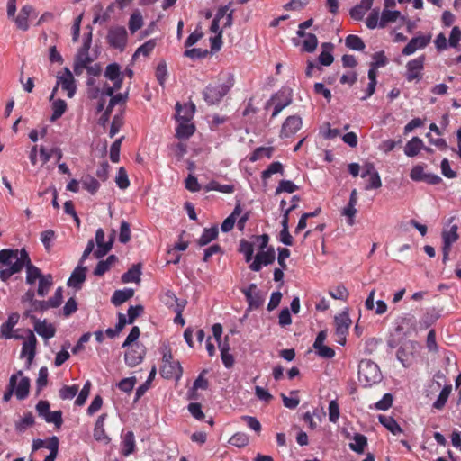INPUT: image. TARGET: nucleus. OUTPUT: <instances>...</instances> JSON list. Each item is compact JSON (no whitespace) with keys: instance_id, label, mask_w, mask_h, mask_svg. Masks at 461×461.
<instances>
[{"instance_id":"nucleus-1","label":"nucleus","mask_w":461,"mask_h":461,"mask_svg":"<svg viewBox=\"0 0 461 461\" xmlns=\"http://www.w3.org/2000/svg\"><path fill=\"white\" fill-rule=\"evenodd\" d=\"M358 378L360 382L365 383V386L379 382L381 379L379 366L369 359L361 360L358 365Z\"/></svg>"},{"instance_id":"nucleus-2","label":"nucleus","mask_w":461,"mask_h":461,"mask_svg":"<svg viewBox=\"0 0 461 461\" xmlns=\"http://www.w3.org/2000/svg\"><path fill=\"white\" fill-rule=\"evenodd\" d=\"M18 264L20 271L23 267L32 264L28 252L25 249H2L0 250V264L9 266L10 264Z\"/></svg>"},{"instance_id":"nucleus-3","label":"nucleus","mask_w":461,"mask_h":461,"mask_svg":"<svg viewBox=\"0 0 461 461\" xmlns=\"http://www.w3.org/2000/svg\"><path fill=\"white\" fill-rule=\"evenodd\" d=\"M106 38L108 44L112 48L120 50L121 51L124 50L126 48L128 34L124 27L116 26L110 28Z\"/></svg>"},{"instance_id":"nucleus-4","label":"nucleus","mask_w":461,"mask_h":461,"mask_svg":"<svg viewBox=\"0 0 461 461\" xmlns=\"http://www.w3.org/2000/svg\"><path fill=\"white\" fill-rule=\"evenodd\" d=\"M230 91V86L225 84L218 86H207L203 91V95L204 101L209 104L212 105L218 104Z\"/></svg>"},{"instance_id":"nucleus-5","label":"nucleus","mask_w":461,"mask_h":461,"mask_svg":"<svg viewBox=\"0 0 461 461\" xmlns=\"http://www.w3.org/2000/svg\"><path fill=\"white\" fill-rule=\"evenodd\" d=\"M276 251L275 249L270 246L266 250H259L254 258V260L250 263L249 268L254 272H258L264 266L271 265L275 262Z\"/></svg>"},{"instance_id":"nucleus-6","label":"nucleus","mask_w":461,"mask_h":461,"mask_svg":"<svg viewBox=\"0 0 461 461\" xmlns=\"http://www.w3.org/2000/svg\"><path fill=\"white\" fill-rule=\"evenodd\" d=\"M246 297L249 310H256L261 307L265 301L264 294L258 289L256 284H250L248 287L241 289Z\"/></svg>"},{"instance_id":"nucleus-7","label":"nucleus","mask_w":461,"mask_h":461,"mask_svg":"<svg viewBox=\"0 0 461 461\" xmlns=\"http://www.w3.org/2000/svg\"><path fill=\"white\" fill-rule=\"evenodd\" d=\"M58 86H61L63 91L67 92V95L72 98L77 91V85L74 76L69 68H65L62 73L57 76Z\"/></svg>"},{"instance_id":"nucleus-8","label":"nucleus","mask_w":461,"mask_h":461,"mask_svg":"<svg viewBox=\"0 0 461 461\" xmlns=\"http://www.w3.org/2000/svg\"><path fill=\"white\" fill-rule=\"evenodd\" d=\"M425 55H420L406 64V79L409 82L421 79V72L424 68Z\"/></svg>"},{"instance_id":"nucleus-9","label":"nucleus","mask_w":461,"mask_h":461,"mask_svg":"<svg viewBox=\"0 0 461 461\" xmlns=\"http://www.w3.org/2000/svg\"><path fill=\"white\" fill-rule=\"evenodd\" d=\"M302 124L303 122L300 116H288L281 127L280 138L285 139L293 136L301 129Z\"/></svg>"},{"instance_id":"nucleus-10","label":"nucleus","mask_w":461,"mask_h":461,"mask_svg":"<svg viewBox=\"0 0 461 461\" xmlns=\"http://www.w3.org/2000/svg\"><path fill=\"white\" fill-rule=\"evenodd\" d=\"M431 41V35H419L411 39L407 45L402 49V54L409 56L413 54L418 50L426 48Z\"/></svg>"},{"instance_id":"nucleus-11","label":"nucleus","mask_w":461,"mask_h":461,"mask_svg":"<svg viewBox=\"0 0 461 461\" xmlns=\"http://www.w3.org/2000/svg\"><path fill=\"white\" fill-rule=\"evenodd\" d=\"M160 374L166 379H175L178 381L183 375V368L179 361L164 363L161 366Z\"/></svg>"},{"instance_id":"nucleus-12","label":"nucleus","mask_w":461,"mask_h":461,"mask_svg":"<svg viewBox=\"0 0 461 461\" xmlns=\"http://www.w3.org/2000/svg\"><path fill=\"white\" fill-rule=\"evenodd\" d=\"M33 11L34 8L31 5H25L21 8L18 15L15 16L14 19H13V21L15 23L17 29L23 32H26L29 30L30 25L28 20L30 15L33 13Z\"/></svg>"},{"instance_id":"nucleus-13","label":"nucleus","mask_w":461,"mask_h":461,"mask_svg":"<svg viewBox=\"0 0 461 461\" xmlns=\"http://www.w3.org/2000/svg\"><path fill=\"white\" fill-rule=\"evenodd\" d=\"M142 348V346L136 344L125 352L124 360L129 366L134 367L142 361L144 356Z\"/></svg>"},{"instance_id":"nucleus-14","label":"nucleus","mask_w":461,"mask_h":461,"mask_svg":"<svg viewBox=\"0 0 461 461\" xmlns=\"http://www.w3.org/2000/svg\"><path fill=\"white\" fill-rule=\"evenodd\" d=\"M32 320L34 321V330L45 339L53 338L56 333V329L50 323L47 321H40L35 316H32Z\"/></svg>"},{"instance_id":"nucleus-15","label":"nucleus","mask_w":461,"mask_h":461,"mask_svg":"<svg viewBox=\"0 0 461 461\" xmlns=\"http://www.w3.org/2000/svg\"><path fill=\"white\" fill-rule=\"evenodd\" d=\"M176 120L191 122L195 113V105L193 103L181 104L176 103Z\"/></svg>"},{"instance_id":"nucleus-16","label":"nucleus","mask_w":461,"mask_h":461,"mask_svg":"<svg viewBox=\"0 0 461 461\" xmlns=\"http://www.w3.org/2000/svg\"><path fill=\"white\" fill-rule=\"evenodd\" d=\"M20 315L18 312L9 314L7 321L1 325V337L6 339L14 338L13 329L18 323Z\"/></svg>"},{"instance_id":"nucleus-17","label":"nucleus","mask_w":461,"mask_h":461,"mask_svg":"<svg viewBox=\"0 0 461 461\" xmlns=\"http://www.w3.org/2000/svg\"><path fill=\"white\" fill-rule=\"evenodd\" d=\"M106 417H107V414H105V413L100 415L95 421V429H94L95 439L97 441L103 442L104 444H108L110 442V438L106 434V432L104 430V420H105Z\"/></svg>"},{"instance_id":"nucleus-18","label":"nucleus","mask_w":461,"mask_h":461,"mask_svg":"<svg viewBox=\"0 0 461 461\" xmlns=\"http://www.w3.org/2000/svg\"><path fill=\"white\" fill-rule=\"evenodd\" d=\"M336 325V335H343L348 332V329L352 323L349 315L347 312H342L334 318Z\"/></svg>"},{"instance_id":"nucleus-19","label":"nucleus","mask_w":461,"mask_h":461,"mask_svg":"<svg viewBox=\"0 0 461 461\" xmlns=\"http://www.w3.org/2000/svg\"><path fill=\"white\" fill-rule=\"evenodd\" d=\"M86 267L78 266L77 267H76L67 282L68 286L74 287L76 289H80L81 285L86 280Z\"/></svg>"},{"instance_id":"nucleus-20","label":"nucleus","mask_w":461,"mask_h":461,"mask_svg":"<svg viewBox=\"0 0 461 461\" xmlns=\"http://www.w3.org/2000/svg\"><path fill=\"white\" fill-rule=\"evenodd\" d=\"M373 2L374 0H361L360 4L350 9L349 14L351 18L356 21L362 20L366 11L371 8Z\"/></svg>"},{"instance_id":"nucleus-21","label":"nucleus","mask_w":461,"mask_h":461,"mask_svg":"<svg viewBox=\"0 0 461 461\" xmlns=\"http://www.w3.org/2000/svg\"><path fill=\"white\" fill-rule=\"evenodd\" d=\"M230 7V4L219 7L210 26L211 32L214 33L215 35L219 34V32L222 33V29L220 28V21L227 14Z\"/></svg>"},{"instance_id":"nucleus-22","label":"nucleus","mask_w":461,"mask_h":461,"mask_svg":"<svg viewBox=\"0 0 461 461\" xmlns=\"http://www.w3.org/2000/svg\"><path fill=\"white\" fill-rule=\"evenodd\" d=\"M19 383L14 384V394L18 400H24L29 395L30 379L26 376H20Z\"/></svg>"},{"instance_id":"nucleus-23","label":"nucleus","mask_w":461,"mask_h":461,"mask_svg":"<svg viewBox=\"0 0 461 461\" xmlns=\"http://www.w3.org/2000/svg\"><path fill=\"white\" fill-rule=\"evenodd\" d=\"M423 149V140L419 137H413L410 140L405 147L404 153L408 157H415Z\"/></svg>"},{"instance_id":"nucleus-24","label":"nucleus","mask_w":461,"mask_h":461,"mask_svg":"<svg viewBox=\"0 0 461 461\" xmlns=\"http://www.w3.org/2000/svg\"><path fill=\"white\" fill-rule=\"evenodd\" d=\"M141 276V265H133L128 271L122 276V281L123 283H139Z\"/></svg>"},{"instance_id":"nucleus-25","label":"nucleus","mask_w":461,"mask_h":461,"mask_svg":"<svg viewBox=\"0 0 461 461\" xmlns=\"http://www.w3.org/2000/svg\"><path fill=\"white\" fill-rule=\"evenodd\" d=\"M179 122L176 131L178 139H188L195 131V126L190 122L177 121Z\"/></svg>"},{"instance_id":"nucleus-26","label":"nucleus","mask_w":461,"mask_h":461,"mask_svg":"<svg viewBox=\"0 0 461 461\" xmlns=\"http://www.w3.org/2000/svg\"><path fill=\"white\" fill-rule=\"evenodd\" d=\"M135 437L132 431H128L122 442V453L123 456H128L135 450Z\"/></svg>"},{"instance_id":"nucleus-27","label":"nucleus","mask_w":461,"mask_h":461,"mask_svg":"<svg viewBox=\"0 0 461 461\" xmlns=\"http://www.w3.org/2000/svg\"><path fill=\"white\" fill-rule=\"evenodd\" d=\"M378 420L393 435L400 434L402 431L400 425L392 416L379 415Z\"/></svg>"},{"instance_id":"nucleus-28","label":"nucleus","mask_w":461,"mask_h":461,"mask_svg":"<svg viewBox=\"0 0 461 461\" xmlns=\"http://www.w3.org/2000/svg\"><path fill=\"white\" fill-rule=\"evenodd\" d=\"M218 234H219V230H218L217 226L204 229L201 237L198 240V245L200 247H203V246L209 244L211 241L217 239Z\"/></svg>"},{"instance_id":"nucleus-29","label":"nucleus","mask_w":461,"mask_h":461,"mask_svg":"<svg viewBox=\"0 0 461 461\" xmlns=\"http://www.w3.org/2000/svg\"><path fill=\"white\" fill-rule=\"evenodd\" d=\"M134 294V291L132 289H123V290H116L112 296V303L115 306H119L131 299Z\"/></svg>"},{"instance_id":"nucleus-30","label":"nucleus","mask_w":461,"mask_h":461,"mask_svg":"<svg viewBox=\"0 0 461 461\" xmlns=\"http://www.w3.org/2000/svg\"><path fill=\"white\" fill-rule=\"evenodd\" d=\"M353 443H349V448L358 454H363L367 446V438L359 433H356L353 437Z\"/></svg>"},{"instance_id":"nucleus-31","label":"nucleus","mask_w":461,"mask_h":461,"mask_svg":"<svg viewBox=\"0 0 461 461\" xmlns=\"http://www.w3.org/2000/svg\"><path fill=\"white\" fill-rule=\"evenodd\" d=\"M67 103L63 99L59 98L56 100H52V114L50 117V121L55 122L59 118H60L67 111Z\"/></svg>"},{"instance_id":"nucleus-32","label":"nucleus","mask_w":461,"mask_h":461,"mask_svg":"<svg viewBox=\"0 0 461 461\" xmlns=\"http://www.w3.org/2000/svg\"><path fill=\"white\" fill-rule=\"evenodd\" d=\"M322 51L319 55V62L323 66H330L332 64L334 58L331 53V50L333 49V45L329 42H325L322 44Z\"/></svg>"},{"instance_id":"nucleus-33","label":"nucleus","mask_w":461,"mask_h":461,"mask_svg":"<svg viewBox=\"0 0 461 461\" xmlns=\"http://www.w3.org/2000/svg\"><path fill=\"white\" fill-rule=\"evenodd\" d=\"M157 45L156 39H150L140 46L134 52L132 59L136 60L139 56L143 55L144 57L149 56Z\"/></svg>"},{"instance_id":"nucleus-34","label":"nucleus","mask_w":461,"mask_h":461,"mask_svg":"<svg viewBox=\"0 0 461 461\" xmlns=\"http://www.w3.org/2000/svg\"><path fill=\"white\" fill-rule=\"evenodd\" d=\"M238 251L243 254L245 261L249 263L253 258L254 245L252 242L248 241L245 239H242L240 240Z\"/></svg>"},{"instance_id":"nucleus-35","label":"nucleus","mask_w":461,"mask_h":461,"mask_svg":"<svg viewBox=\"0 0 461 461\" xmlns=\"http://www.w3.org/2000/svg\"><path fill=\"white\" fill-rule=\"evenodd\" d=\"M53 284V278L50 274L42 276L39 279V285L37 289V294L41 297H44L50 291L51 285Z\"/></svg>"},{"instance_id":"nucleus-36","label":"nucleus","mask_w":461,"mask_h":461,"mask_svg":"<svg viewBox=\"0 0 461 461\" xmlns=\"http://www.w3.org/2000/svg\"><path fill=\"white\" fill-rule=\"evenodd\" d=\"M35 423L34 417L31 411L24 414L23 418L15 422V429L18 432H23L30 427H32Z\"/></svg>"},{"instance_id":"nucleus-37","label":"nucleus","mask_w":461,"mask_h":461,"mask_svg":"<svg viewBox=\"0 0 461 461\" xmlns=\"http://www.w3.org/2000/svg\"><path fill=\"white\" fill-rule=\"evenodd\" d=\"M273 152V147H258L252 152L251 156L249 157V161L255 162L261 159L263 157L271 158Z\"/></svg>"},{"instance_id":"nucleus-38","label":"nucleus","mask_w":461,"mask_h":461,"mask_svg":"<svg viewBox=\"0 0 461 461\" xmlns=\"http://www.w3.org/2000/svg\"><path fill=\"white\" fill-rule=\"evenodd\" d=\"M345 45L353 50H363L366 47L363 40L359 36L353 34L346 37Z\"/></svg>"},{"instance_id":"nucleus-39","label":"nucleus","mask_w":461,"mask_h":461,"mask_svg":"<svg viewBox=\"0 0 461 461\" xmlns=\"http://www.w3.org/2000/svg\"><path fill=\"white\" fill-rule=\"evenodd\" d=\"M400 14H401V13L399 11H390V10L384 9L381 14V18L379 21V27L384 28L389 23L395 22L398 19V17L400 16Z\"/></svg>"},{"instance_id":"nucleus-40","label":"nucleus","mask_w":461,"mask_h":461,"mask_svg":"<svg viewBox=\"0 0 461 461\" xmlns=\"http://www.w3.org/2000/svg\"><path fill=\"white\" fill-rule=\"evenodd\" d=\"M219 348L221 349V357L222 363L226 368H230L234 365V357L229 352L230 347L228 343L221 344L220 343Z\"/></svg>"},{"instance_id":"nucleus-41","label":"nucleus","mask_w":461,"mask_h":461,"mask_svg":"<svg viewBox=\"0 0 461 461\" xmlns=\"http://www.w3.org/2000/svg\"><path fill=\"white\" fill-rule=\"evenodd\" d=\"M47 423H53L57 429H60L63 423L61 411H50L42 418Z\"/></svg>"},{"instance_id":"nucleus-42","label":"nucleus","mask_w":461,"mask_h":461,"mask_svg":"<svg viewBox=\"0 0 461 461\" xmlns=\"http://www.w3.org/2000/svg\"><path fill=\"white\" fill-rule=\"evenodd\" d=\"M43 275L39 267L30 264L26 267V283L33 285L37 279H40Z\"/></svg>"},{"instance_id":"nucleus-43","label":"nucleus","mask_w":461,"mask_h":461,"mask_svg":"<svg viewBox=\"0 0 461 461\" xmlns=\"http://www.w3.org/2000/svg\"><path fill=\"white\" fill-rule=\"evenodd\" d=\"M89 50L90 49L86 47H80L75 57V61L87 68V66L93 61V59L89 55Z\"/></svg>"},{"instance_id":"nucleus-44","label":"nucleus","mask_w":461,"mask_h":461,"mask_svg":"<svg viewBox=\"0 0 461 461\" xmlns=\"http://www.w3.org/2000/svg\"><path fill=\"white\" fill-rule=\"evenodd\" d=\"M276 173H280V174L284 173L283 165L280 162H278V161L272 162L267 167V168L265 169L261 173V178H262L263 181H265L267 178H269L272 175L276 174Z\"/></svg>"},{"instance_id":"nucleus-45","label":"nucleus","mask_w":461,"mask_h":461,"mask_svg":"<svg viewBox=\"0 0 461 461\" xmlns=\"http://www.w3.org/2000/svg\"><path fill=\"white\" fill-rule=\"evenodd\" d=\"M451 390H452L451 385H445L443 387L439 395L438 396V399L433 403V407L435 409L440 410L445 406V404L449 397V394L451 393Z\"/></svg>"},{"instance_id":"nucleus-46","label":"nucleus","mask_w":461,"mask_h":461,"mask_svg":"<svg viewBox=\"0 0 461 461\" xmlns=\"http://www.w3.org/2000/svg\"><path fill=\"white\" fill-rule=\"evenodd\" d=\"M318 45V39L315 34L308 33L307 37L303 41L302 50L305 52H313Z\"/></svg>"},{"instance_id":"nucleus-47","label":"nucleus","mask_w":461,"mask_h":461,"mask_svg":"<svg viewBox=\"0 0 461 461\" xmlns=\"http://www.w3.org/2000/svg\"><path fill=\"white\" fill-rule=\"evenodd\" d=\"M299 187L291 180H281L276 188V194L281 193L292 194L297 191Z\"/></svg>"},{"instance_id":"nucleus-48","label":"nucleus","mask_w":461,"mask_h":461,"mask_svg":"<svg viewBox=\"0 0 461 461\" xmlns=\"http://www.w3.org/2000/svg\"><path fill=\"white\" fill-rule=\"evenodd\" d=\"M249 442V436L244 432H237L229 439L230 445L240 448L246 447Z\"/></svg>"},{"instance_id":"nucleus-49","label":"nucleus","mask_w":461,"mask_h":461,"mask_svg":"<svg viewBox=\"0 0 461 461\" xmlns=\"http://www.w3.org/2000/svg\"><path fill=\"white\" fill-rule=\"evenodd\" d=\"M82 185L84 189L87 190L92 194H95L100 187L99 182L91 176H86L82 179Z\"/></svg>"},{"instance_id":"nucleus-50","label":"nucleus","mask_w":461,"mask_h":461,"mask_svg":"<svg viewBox=\"0 0 461 461\" xmlns=\"http://www.w3.org/2000/svg\"><path fill=\"white\" fill-rule=\"evenodd\" d=\"M78 393V385H64L59 389V397L62 400H71Z\"/></svg>"},{"instance_id":"nucleus-51","label":"nucleus","mask_w":461,"mask_h":461,"mask_svg":"<svg viewBox=\"0 0 461 461\" xmlns=\"http://www.w3.org/2000/svg\"><path fill=\"white\" fill-rule=\"evenodd\" d=\"M457 230V225L451 226V228L448 230H444L442 231L443 242L450 243L453 245V243H455L459 238Z\"/></svg>"},{"instance_id":"nucleus-52","label":"nucleus","mask_w":461,"mask_h":461,"mask_svg":"<svg viewBox=\"0 0 461 461\" xmlns=\"http://www.w3.org/2000/svg\"><path fill=\"white\" fill-rule=\"evenodd\" d=\"M28 332H29L28 339L24 342V344H26V347H28L30 348L29 365H31L32 362L33 361L35 354H36L37 339L32 330H29Z\"/></svg>"},{"instance_id":"nucleus-53","label":"nucleus","mask_w":461,"mask_h":461,"mask_svg":"<svg viewBox=\"0 0 461 461\" xmlns=\"http://www.w3.org/2000/svg\"><path fill=\"white\" fill-rule=\"evenodd\" d=\"M22 375H23V372L18 371L17 373L11 375L10 380H9L8 389L6 392H5V393L3 395V400L5 402H8L11 399L13 393H14V384H16L19 376H22Z\"/></svg>"},{"instance_id":"nucleus-54","label":"nucleus","mask_w":461,"mask_h":461,"mask_svg":"<svg viewBox=\"0 0 461 461\" xmlns=\"http://www.w3.org/2000/svg\"><path fill=\"white\" fill-rule=\"evenodd\" d=\"M329 294L333 299L341 300V301L345 302L348 300L349 293L344 285H339L337 287H335L333 290H330Z\"/></svg>"},{"instance_id":"nucleus-55","label":"nucleus","mask_w":461,"mask_h":461,"mask_svg":"<svg viewBox=\"0 0 461 461\" xmlns=\"http://www.w3.org/2000/svg\"><path fill=\"white\" fill-rule=\"evenodd\" d=\"M104 76L109 80H115L122 77L120 66L117 63L109 64L104 71Z\"/></svg>"},{"instance_id":"nucleus-56","label":"nucleus","mask_w":461,"mask_h":461,"mask_svg":"<svg viewBox=\"0 0 461 461\" xmlns=\"http://www.w3.org/2000/svg\"><path fill=\"white\" fill-rule=\"evenodd\" d=\"M115 182L117 186L120 189H126L130 185V181L128 178V175L124 167H120L118 170V174L115 178Z\"/></svg>"},{"instance_id":"nucleus-57","label":"nucleus","mask_w":461,"mask_h":461,"mask_svg":"<svg viewBox=\"0 0 461 461\" xmlns=\"http://www.w3.org/2000/svg\"><path fill=\"white\" fill-rule=\"evenodd\" d=\"M207 370H203L198 377L194 380L192 387V393H195L198 389L206 390L209 386V382L204 378Z\"/></svg>"},{"instance_id":"nucleus-58","label":"nucleus","mask_w":461,"mask_h":461,"mask_svg":"<svg viewBox=\"0 0 461 461\" xmlns=\"http://www.w3.org/2000/svg\"><path fill=\"white\" fill-rule=\"evenodd\" d=\"M143 25V20L140 14H132L129 21V30L131 33L136 32Z\"/></svg>"},{"instance_id":"nucleus-59","label":"nucleus","mask_w":461,"mask_h":461,"mask_svg":"<svg viewBox=\"0 0 461 461\" xmlns=\"http://www.w3.org/2000/svg\"><path fill=\"white\" fill-rule=\"evenodd\" d=\"M90 388H91V383L89 381H86L75 401L76 405L82 406L85 404V402L89 395Z\"/></svg>"},{"instance_id":"nucleus-60","label":"nucleus","mask_w":461,"mask_h":461,"mask_svg":"<svg viewBox=\"0 0 461 461\" xmlns=\"http://www.w3.org/2000/svg\"><path fill=\"white\" fill-rule=\"evenodd\" d=\"M7 268L0 270V279L7 281L14 274L20 272V266L18 264H10L6 266Z\"/></svg>"},{"instance_id":"nucleus-61","label":"nucleus","mask_w":461,"mask_h":461,"mask_svg":"<svg viewBox=\"0 0 461 461\" xmlns=\"http://www.w3.org/2000/svg\"><path fill=\"white\" fill-rule=\"evenodd\" d=\"M48 375H49L48 368L46 366L41 367L39 370V375H38V378L36 381V386H37L38 392L42 390V388H44L47 385Z\"/></svg>"},{"instance_id":"nucleus-62","label":"nucleus","mask_w":461,"mask_h":461,"mask_svg":"<svg viewBox=\"0 0 461 461\" xmlns=\"http://www.w3.org/2000/svg\"><path fill=\"white\" fill-rule=\"evenodd\" d=\"M136 382L137 380L135 377L123 378L118 383L117 386L124 393H131L133 390Z\"/></svg>"},{"instance_id":"nucleus-63","label":"nucleus","mask_w":461,"mask_h":461,"mask_svg":"<svg viewBox=\"0 0 461 461\" xmlns=\"http://www.w3.org/2000/svg\"><path fill=\"white\" fill-rule=\"evenodd\" d=\"M131 240V227L130 224L123 221L121 223L119 240L121 243H127Z\"/></svg>"},{"instance_id":"nucleus-64","label":"nucleus","mask_w":461,"mask_h":461,"mask_svg":"<svg viewBox=\"0 0 461 461\" xmlns=\"http://www.w3.org/2000/svg\"><path fill=\"white\" fill-rule=\"evenodd\" d=\"M461 41V30L458 26H454L451 30L448 44L450 47L456 48L457 47L459 41Z\"/></svg>"}]
</instances>
